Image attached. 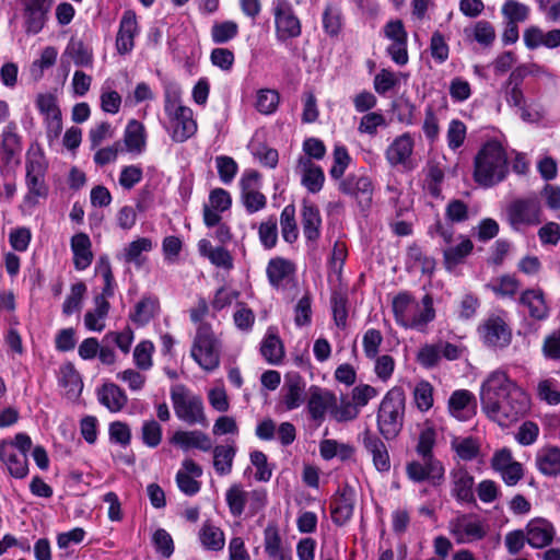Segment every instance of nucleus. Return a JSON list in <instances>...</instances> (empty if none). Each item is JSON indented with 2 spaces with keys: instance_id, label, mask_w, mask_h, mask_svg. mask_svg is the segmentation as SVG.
I'll use <instances>...</instances> for the list:
<instances>
[{
  "instance_id": "1",
  "label": "nucleus",
  "mask_w": 560,
  "mask_h": 560,
  "mask_svg": "<svg viewBox=\"0 0 560 560\" xmlns=\"http://www.w3.org/2000/svg\"><path fill=\"white\" fill-rule=\"evenodd\" d=\"M480 401L483 412L501 427H509L529 410V397L505 371L495 370L482 382Z\"/></svg>"
},
{
  "instance_id": "2",
  "label": "nucleus",
  "mask_w": 560,
  "mask_h": 560,
  "mask_svg": "<svg viewBox=\"0 0 560 560\" xmlns=\"http://www.w3.org/2000/svg\"><path fill=\"white\" fill-rule=\"evenodd\" d=\"M392 308L397 325L406 329L423 332L435 318L433 298L430 294H424L418 301L410 293L400 292L393 299Z\"/></svg>"
},
{
  "instance_id": "3",
  "label": "nucleus",
  "mask_w": 560,
  "mask_h": 560,
  "mask_svg": "<svg viewBox=\"0 0 560 560\" xmlns=\"http://www.w3.org/2000/svg\"><path fill=\"white\" fill-rule=\"evenodd\" d=\"M506 172V155L502 145L497 141L483 144L475 158V180L490 187L503 180Z\"/></svg>"
},
{
  "instance_id": "4",
  "label": "nucleus",
  "mask_w": 560,
  "mask_h": 560,
  "mask_svg": "<svg viewBox=\"0 0 560 560\" xmlns=\"http://www.w3.org/2000/svg\"><path fill=\"white\" fill-rule=\"evenodd\" d=\"M32 439L26 433H18L12 440L0 441V462L8 474L15 479H24L28 475V453L32 450Z\"/></svg>"
},
{
  "instance_id": "5",
  "label": "nucleus",
  "mask_w": 560,
  "mask_h": 560,
  "mask_svg": "<svg viewBox=\"0 0 560 560\" xmlns=\"http://www.w3.org/2000/svg\"><path fill=\"white\" fill-rule=\"evenodd\" d=\"M221 348V341L213 332L211 325H198L190 355L202 370L212 372L219 368Z\"/></svg>"
},
{
  "instance_id": "6",
  "label": "nucleus",
  "mask_w": 560,
  "mask_h": 560,
  "mask_svg": "<svg viewBox=\"0 0 560 560\" xmlns=\"http://www.w3.org/2000/svg\"><path fill=\"white\" fill-rule=\"evenodd\" d=\"M404 412L405 398L402 393L389 390L383 398L377 412V428L386 440L396 438L400 432Z\"/></svg>"
},
{
  "instance_id": "7",
  "label": "nucleus",
  "mask_w": 560,
  "mask_h": 560,
  "mask_svg": "<svg viewBox=\"0 0 560 560\" xmlns=\"http://www.w3.org/2000/svg\"><path fill=\"white\" fill-rule=\"evenodd\" d=\"M171 400L176 417L189 424L207 425L202 398L191 393L185 385L177 384L171 388Z\"/></svg>"
},
{
  "instance_id": "8",
  "label": "nucleus",
  "mask_w": 560,
  "mask_h": 560,
  "mask_svg": "<svg viewBox=\"0 0 560 560\" xmlns=\"http://www.w3.org/2000/svg\"><path fill=\"white\" fill-rule=\"evenodd\" d=\"M164 108L170 117L171 137L175 142H184L195 135L197 124L192 117V110L179 103L177 94L172 97L166 95Z\"/></svg>"
},
{
  "instance_id": "9",
  "label": "nucleus",
  "mask_w": 560,
  "mask_h": 560,
  "mask_svg": "<svg viewBox=\"0 0 560 560\" xmlns=\"http://www.w3.org/2000/svg\"><path fill=\"white\" fill-rule=\"evenodd\" d=\"M506 219L515 231H524L526 228L541 222V206L538 197L528 196L513 200L506 208Z\"/></svg>"
},
{
  "instance_id": "10",
  "label": "nucleus",
  "mask_w": 560,
  "mask_h": 560,
  "mask_svg": "<svg viewBox=\"0 0 560 560\" xmlns=\"http://www.w3.org/2000/svg\"><path fill=\"white\" fill-rule=\"evenodd\" d=\"M482 342L492 348H505L512 341V329L508 314L503 311L489 314L478 326Z\"/></svg>"
},
{
  "instance_id": "11",
  "label": "nucleus",
  "mask_w": 560,
  "mask_h": 560,
  "mask_svg": "<svg viewBox=\"0 0 560 560\" xmlns=\"http://www.w3.org/2000/svg\"><path fill=\"white\" fill-rule=\"evenodd\" d=\"M448 530L457 544H470L487 536L488 525L475 513H463L448 522Z\"/></svg>"
},
{
  "instance_id": "12",
  "label": "nucleus",
  "mask_w": 560,
  "mask_h": 560,
  "mask_svg": "<svg viewBox=\"0 0 560 560\" xmlns=\"http://www.w3.org/2000/svg\"><path fill=\"white\" fill-rule=\"evenodd\" d=\"M420 460H411L406 465L407 477L413 482L429 481L440 486L444 480L445 468L435 456L418 455Z\"/></svg>"
},
{
  "instance_id": "13",
  "label": "nucleus",
  "mask_w": 560,
  "mask_h": 560,
  "mask_svg": "<svg viewBox=\"0 0 560 560\" xmlns=\"http://www.w3.org/2000/svg\"><path fill=\"white\" fill-rule=\"evenodd\" d=\"M338 189L352 197L361 211L370 209L373 200L374 186L372 179L364 174H349L338 184Z\"/></svg>"
},
{
  "instance_id": "14",
  "label": "nucleus",
  "mask_w": 560,
  "mask_h": 560,
  "mask_svg": "<svg viewBox=\"0 0 560 560\" xmlns=\"http://www.w3.org/2000/svg\"><path fill=\"white\" fill-rule=\"evenodd\" d=\"M276 33L280 40L294 38L301 34V23L288 0H276L272 7Z\"/></svg>"
},
{
  "instance_id": "15",
  "label": "nucleus",
  "mask_w": 560,
  "mask_h": 560,
  "mask_svg": "<svg viewBox=\"0 0 560 560\" xmlns=\"http://www.w3.org/2000/svg\"><path fill=\"white\" fill-rule=\"evenodd\" d=\"M25 167V184L28 190L25 200L36 203L39 198H46L48 195V187L45 183L46 167L40 159L27 160Z\"/></svg>"
},
{
  "instance_id": "16",
  "label": "nucleus",
  "mask_w": 560,
  "mask_h": 560,
  "mask_svg": "<svg viewBox=\"0 0 560 560\" xmlns=\"http://www.w3.org/2000/svg\"><path fill=\"white\" fill-rule=\"evenodd\" d=\"M415 148L413 138L409 132L396 137L385 151V159L392 167L404 166L407 170L415 167L412 153Z\"/></svg>"
},
{
  "instance_id": "17",
  "label": "nucleus",
  "mask_w": 560,
  "mask_h": 560,
  "mask_svg": "<svg viewBox=\"0 0 560 560\" xmlns=\"http://www.w3.org/2000/svg\"><path fill=\"white\" fill-rule=\"evenodd\" d=\"M259 177L258 172L247 171L240 180L242 201L249 213H255L264 209L267 203L265 195L257 190Z\"/></svg>"
},
{
  "instance_id": "18",
  "label": "nucleus",
  "mask_w": 560,
  "mask_h": 560,
  "mask_svg": "<svg viewBox=\"0 0 560 560\" xmlns=\"http://www.w3.org/2000/svg\"><path fill=\"white\" fill-rule=\"evenodd\" d=\"M451 477V493L459 503H475L472 475L465 467L454 468L450 472Z\"/></svg>"
},
{
  "instance_id": "19",
  "label": "nucleus",
  "mask_w": 560,
  "mask_h": 560,
  "mask_svg": "<svg viewBox=\"0 0 560 560\" xmlns=\"http://www.w3.org/2000/svg\"><path fill=\"white\" fill-rule=\"evenodd\" d=\"M296 172L301 176V184L311 194L322 190L325 183L323 168L305 156H300L296 164Z\"/></svg>"
},
{
  "instance_id": "20",
  "label": "nucleus",
  "mask_w": 560,
  "mask_h": 560,
  "mask_svg": "<svg viewBox=\"0 0 560 560\" xmlns=\"http://www.w3.org/2000/svg\"><path fill=\"white\" fill-rule=\"evenodd\" d=\"M336 405V396L327 389L311 386L307 400V411L312 420L322 422L326 412Z\"/></svg>"
},
{
  "instance_id": "21",
  "label": "nucleus",
  "mask_w": 560,
  "mask_h": 560,
  "mask_svg": "<svg viewBox=\"0 0 560 560\" xmlns=\"http://www.w3.org/2000/svg\"><path fill=\"white\" fill-rule=\"evenodd\" d=\"M362 443L369 455L372 457L375 469L380 472L389 471L390 457L385 443L369 430L363 433Z\"/></svg>"
},
{
  "instance_id": "22",
  "label": "nucleus",
  "mask_w": 560,
  "mask_h": 560,
  "mask_svg": "<svg viewBox=\"0 0 560 560\" xmlns=\"http://www.w3.org/2000/svg\"><path fill=\"white\" fill-rule=\"evenodd\" d=\"M57 378L58 385L61 387L67 399L74 401L80 397L83 389V381L73 363L66 362L61 364Z\"/></svg>"
},
{
  "instance_id": "23",
  "label": "nucleus",
  "mask_w": 560,
  "mask_h": 560,
  "mask_svg": "<svg viewBox=\"0 0 560 560\" xmlns=\"http://www.w3.org/2000/svg\"><path fill=\"white\" fill-rule=\"evenodd\" d=\"M52 0H30L24 10L25 31L28 34L39 33L51 8Z\"/></svg>"
},
{
  "instance_id": "24",
  "label": "nucleus",
  "mask_w": 560,
  "mask_h": 560,
  "mask_svg": "<svg viewBox=\"0 0 560 560\" xmlns=\"http://www.w3.org/2000/svg\"><path fill=\"white\" fill-rule=\"evenodd\" d=\"M556 535L553 525L545 518H534L526 526V541L533 548L550 545Z\"/></svg>"
},
{
  "instance_id": "25",
  "label": "nucleus",
  "mask_w": 560,
  "mask_h": 560,
  "mask_svg": "<svg viewBox=\"0 0 560 560\" xmlns=\"http://www.w3.org/2000/svg\"><path fill=\"white\" fill-rule=\"evenodd\" d=\"M520 303L535 320H545L549 317L550 308L540 289L525 290L521 294Z\"/></svg>"
},
{
  "instance_id": "26",
  "label": "nucleus",
  "mask_w": 560,
  "mask_h": 560,
  "mask_svg": "<svg viewBox=\"0 0 560 560\" xmlns=\"http://www.w3.org/2000/svg\"><path fill=\"white\" fill-rule=\"evenodd\" d=\"M281 401L288 411L298 409L305 400V382L299 374L289 375L281 389Z\"/></svg>"
},
{
  "instance_id": "27",
  "label": "nucleus",
  "mask_w": 560,
  "mask_h": 560,
  "mask_svg": "<svg viewBox=\"0 0 560 560\" xmlns=\"http://www.w3.org/2000/svg\"><path fill=\"white\" fill-rule=\"evenodd\" d=\"M476 397L468 389H457L448 399V411L458 420H466L475 413Z\"/></svg>"
},
{
  "instance_id": "28",
  "label": "nucleus",
  "mask_w": 560,
  "mask_h": 560,
  "mask_svg": "<svg viewBox=\"0 0 560 560\" xmlns=\"http://www.w3.org/2000/svg\"><path fill=\"white\" fill-rule=\"evenodd\" d=\"M137 31L138 25L135 13L131 11L125 12L116 37V48L120 55L128 54L132 50Z\"/></svg>"
},
{
  "instance_id": "29",
  "label": "nucleus",
  "mask_w": 560,
  "mask_h": 560,
  "mask_svg": "<svg viewBox=\"0 0 560 560\" xmlns=\"http://www.w3.org/2000/svg\"><path fill=\"white\" fill-rule=\"evenodd\" d=\"M172 443L185 452L190 448L209 452L212 448L211 439L199 430L176 431L172 438Z\"/></svg>"
},
{
  "instance_id": "30",
  "label": "nucleus",
  "mask_w": 560,
  "mask_h": 560,
  "mask_svg": "<svg viewBox=\"0 0 560 560\" xmlns=\"http://www.w3.org/2000/svg\"><path fill=\"white\" fill-rule=\"evenodd\" d=\"M39 112L45 115L48 129L56 136L62 129L61 112L57 105L55 96L51 94H39L36 100Z\"/></svg>"
},
{
  "instance_id": "31",
  "label": "nucleus",
  "mask_w": 560,
  "mask_h": 560,
  "mask_svg": "<svg viewBox=\"0 0 560 560\" xmlns=\"http://www.w3.org/2000/svg\"><path fill=\"white\" fill-rule=\"evenodd\" d=\"M213 454V468L219 476L232 472L237 447L234 442L217 445L211 448Z\"/></svg>"
},
{
  "instance_id": "32",
  "label": "nucleus",
  "mask_w": 560,
  "mask_h": 560,
  "mask_svg": "<svg viewBox=\"0 0 560 560\" xmlns=\"http://www.w3.org/2000/svg\"><path fill=\"white\" fill-rule=\"evenodd\" d=\"M532 73L528 67L522 66L516 68L509 77L508 82L504 85V94L506 102L515 107H521L524 103V95L520 89L522 80Z\"/></svg>"
},
{
  "instance_id": "33",
  "label": "nucleus",
  "mask_w": 560,
  "mask_h": 560,
  "mask_svg": "<svg viewBox=\"0 0 560 560\" xmlns=\"http://www.w3.org/2000/svg\"><path fill=\"white\" fill-rule=\"evenodd\" d=\"M124 142L129 152L142 153L147 145V133L143 124L137 119L129 120L124 132Z\"/></svg>"
},
{
  "instance_id": "34",
  "label": "nucleus",
  "mask_w": 560,
  "mask_h": 560,
  "mask_svg": "<svg viewBox=\"0 0 560 560\" xmlns=\"http://www.w3.org/2000/svg\"><path fill=\"white\" fill-rule=\"evenodd\" d=\"M98 400L110 412H118L126 406L128 397L118 385L109 383L98 390Z\"/></svg>"
},
{
  "instance_id": "35",
  "label": "nucleus",
  "mask_w": 560,
  "mask_h": 560,
  "mask_svg": "<svg viewBox=\"0 0 560 560\" xmlns=\"http://www.w3.org/2000/svg\"><path fill=\"white\" fill-rule=\"evenodd\" d=\"M109 311V303L103 295L94 299V308L88 311L84 316V324L89 330L102 331L105 328V318Z\"/></svg>"
},
{
  "instance_id": "36",
  "label": "nucleus",
  "mask_w": 560,
  "mask_h": 560,
  "mask_svg": "<svg viewBox=\"0 0 560 560\" xmlns=\"http://www.w3.org/2000/svg\"><path fill=\"white\" fill-rule=\"evenodd\" d=\"M538 470L545 476L560 474V448L556 446L542 447L536 456Z\"/></svg>"
},
{
  "instance_id": "37",
  "label": "nucleus",
  "mask_w": 560,
  "mask_h": 560,
  "mask_svg": "<svg viewBox=\"0 0 560 560\" xmlns=\"http://www.w3.org/2000/svg\"><path fill=\"white\" fill-rule=\"evenodd\" d=\"M260 353L272 365H279L284 357V347L277 334L268 331L261 341Z\"/></svg>"
},
{
  "instance_id": "38",
  "label": "nucleus",
  "mask_w": 560,
  "mask_h": 560,
  "mask_svg": "<svg viewBox=\"0 0 560 560\" xmlns=\"http://www.w3.org/2000/svg\"><path fill=\"white\" fill-rule=\"evenodd\" d=\"M331 520L336 525H345L353 514V500L346 491L341 492L330 503Z\"/></svg>"
},
{
  "instance_id": "39",
  "label": "nucleus",
  "mask_w": 560,
  "mask_h": 560,
  "mask_svg": "<svg viewBox=\"0 0 560 560\" xmlns=\"http://www.w3.org/2000/svg\"><path fill=\"white\" fill-rule=\"evenodd\" d=\"M159 311V300L152 296L142 298L130 313L129 318L137 326L147 325Z\"/></svg>"
},
{
  "instance_id": "40",
  "label": "nucleus",
  "mask_w": 560,
  "mask_h": 560,
  "mask_svg": "<svg viewBox=\"0 0 560 560\" xmlns=\"http://www.w3.org/2000/svg\"><path fill=\"white\" fill-rule=\"evenodd\" d=\"M320 223L322 219L318 209L305 205L302 209V228L303 234L308 242H315L318 238Z\"/></svg>"
},
{
  "instance_id": "41",
  "label": "nucleus",
  "mask_w": 560,
  "mask_h": 560,
  "mask_svg": "<svg viewBox=\"0 0 560 560\" xmlns=\"http://www.w3.org/2000/svg\"><path fill=\"white\" fill-rule=\"evenodd\" d=\"M225 501L230 513L234 517H240L247 504V491L241 483H233L225 492Z\"/></svg>"
},
{
  "instance_id": "42",
  "label": "nucleus",
  "mask_w": 560,
  "mask_h": 560,
  "mask_svg": "<svg viewBox=\"0 0 560 560\" xmlns=\"http://www.w3.org/2000/svg\"><path fill=\"white\" fill-rule=\"evenodd\" d=\"M323 28L330 37L339 35L342 28L341 9L335 3H327L323 12Z\"/></svg>"
},
{
  "instance_id": "43",
  "label": "nucleus",
  "mask_w": 560,
  "mask_h": 560,
  "mask_svg": "<svg viewBox=\"0 0 560 560\" xmlns=\"http://www.w3.org/2000/svg\"><path fill=\"white\" fill-rule=\"evenodd\" d=\"M199 539L206 549L214 551L221 550L225 542L223 532L210 523L202 525L199 532Z\"/></svg>"
},
{
  "instance_id": "44",
  "label": "nucleus",
  "mask_w": 560,
  "mask_h": 560,
  "mask_svg": "<svg viewBox=\"0 0 560 560\" xmlns=\"http://www.w3.org/2000/svg\"><path fill=\"white\" fill-rule=\"evenodd\" d=\"M436 443V430L433 423L429 420L424 421L421 425V430L416 446L418 455L434 456L433 448Z\"/></svg>"
},
{
  "instance_id": "45",
  "label": "nucleus",
  "mask_w": 560,
  "mask_h": 560,
  "mask_svg": "<svg viewBox=\"0 0 560 560\" xmlns=\"http://www.w3.org/2000/svg\"><path fill=\"white\" fill-rule=\"evenodd\" d=\"M293 271L292 265L284 259H271L267 266V276L272 287L279 288L282 281Z\"/></svg>"
},
{
  "instance_id": "46",
  "label": "nucleus",
  "mask_w": 560,
  "mask_h": 560,
  "mask_svg": "<svg viewBox=\"0 0 560 560\" xmlns=\"http://www.w3.org/2000/svg\"><path fill=\"white\" fill-rule=\"evenodd\" d=\"M280 225L284 242H295L298 238V225L295 221V208L293 205H288L283 208L280 215Z\"/></svg>"
},
{
  "instance_id": "47",
  "label": "nucleus",
  "mask_w": 560,
  "mask_h": 560,
  "mask_svg": "<svg viewBox=\"0 0 560 560\" xmlns=\"http://www.w3.org/2000/svg\"><path fill=\"white\" fill-rule=\"evenodd\" d=\"M280 102V95L276 90L261 89L257 91L255 107L264 115H270L278 108Z\"/></svg>"
},
{
  "instance_id": "48",
  "label": "nucleus",
  "mask_w": 560,
  "mask_h": 560,
  "mask_svg": "<svg viewBox=\"0 0 560 560\" xmlns=\"http://www.w3.org/2000/svg\"><path fill=\"white\" fill-rule=\"evenodd\" d=\"M58 51L52 46H47L43 49L40 57L33 61L30 72L35 80H39L44 71L51 68L57 60Z\"/></svg>"
},
{
  "instance_id": "49",
  "label": "nucleus",
  "mask_w": 560,
  "mask_h": 560,
  "mask_svg": "<svg viewBox=\"0 0 560 560\" xmlns=\"http://www.w3.org/2000/svg\"><path fill=\"white\" fill-rule=\"evenodd\" d=\"M501 12L510 24H517L528 19L530 9L517 0H508L503 3Z\"/></svg>"
},
{
  "instance_id": "50",
  "label": "nucleus",
  "mask_w": 560,
  "mask_h": 560,
  "mask_svg": "<svg viewBox=\"0 0 560 560\" xmlns=\"http://www.w3.org/2000/svg\"><path fill=\"white\" fill-rule=\"evenodd\" d=\"M433 393L434 388L430 382L420 381L416 384L413 388V400L420 411L425 412L432 408L434 402Z\"/></svg>"
},
{
  "instance_id": "51",
  "label": "nucleus",
  "mask_w": 560,
  "mask_h": 560,
  "mask_svg": "<svg viewBox=\"0 0 560 560\" xmlns=\"http://www.w3.org/2000/svg\"><path fill=\"white\" fill-rule=\"evenodd\" d=\"M237 34L238 25L234 21L215 22L211 27V39L214 44H225Z\"/></svg>"
},
{
  "instance_id": "52",
  "label": "nucleus",
  "mask_w": 560,
  "mask_h": 560,
  "mask_svg": "<svg viewBox=\"0 0 560 560\" xmlns=\"http://www.w3.org/2000/svg\"><path fill=\"white\" fill-rule=\"evenodd\" d=\"M537 395L540 400L548 405L556 406L560 404L559 383L553 378L541 380L537 385Z\"/></svg>"
},
{
  "instance_id": "53",
  "label": "nucleus",
  "mask_w": 560,
  "mask_h": 560,
  "mask_svg": "<svg viewBox=\"0 0 560 560\" xmlns=\"http://www.w3.org/2000/svg\"><path fill=\"white\" fill-rule=\"evenodd\" d=\"M66 52L75 66L90 67L93 62V54L82 42H70Z\"/></svg>"
},
{
  "instance_id": "54",
  "label": "nucleus",
  "mask_w": 560,
  "mask_h": 560,
  "mask_svg": "<svg viewBox=\"0 0 560 560\" xmlns=\"http://www.w3.org/2000/svg\"><path fill=\"white\" fill-rule=\"evenodd\" d=\"M383 335L378 329L369 328L362 337V347L364 355L368 359L374 360L380 352V347L383 343Z\"/></svg>"
},
{
  "instance_id": "55",
  "label": "nucleus",
  "mask_w": 560,
  "mask_h": 560,
  "mask_svg": "<svg viewBox=\"0 0 560 560\" xmlns=\"http://www.w3.org/2000/svg\"><path fill=\"white\" fill-rule=\"evenodd\" d=\"M154 345L149 340H142L133 350V361L138 369L147 371L153 365L152 353Z\"/></svg>"
},
{
  "instance_id": "56",
  "label": "nucleus",
  "mask_w": 560,
  "mask_h": 560,
  "mask_svg": "<svg viewBox=\"0 0 560 560\" xmlns=\"http://www.w3.org/2000/svg\"><path fill=\"white\" fill-rule=\"evenodd\" d=\"M264 547L268 557L277 556L279 551L283 550L282 539L275 523H269L264 530Z\"/></svg>"
},
{
  "instance_id": "57",
  "label": "nucleus",
  "mask_w": 560,
  "mask_h": 560,
  "mask_svg": "<svg viewBox=\"0 0 560 560\" xmlns=\"http://www.w3.org/2000/svg\"><path fill=\"white\" fill-rule=\"evenodd\" d=\"M200 253L203 257L217 267L231 269L233 267V258L225 247H200Z\"/></svg>"
},
{
  "instance_id": "58",
  "label": "nucleus",
  "mask_w": 560,
  "mask_h": 560,
  "mask_svg": "<svg viewBox=\"0 0 560 560\" xmlns=\"http://www.w3.org/2000/svg\"><path fill=\"white\" fill-rule=\"evenodd\" d=\"M466 125L459 119H452L446 132L448 148L453 151L460 148L466 139Z\"/></svg>"
},
{
  "instance_id": "59",
  "label": "nucleus",
  "mask_w": 560,
  "mask_h": 560,
  "mask_svg": "<svg viewBox=\"0 0 560 560\" xmlns=\"http://www.w3.org/2000/svg\"><path fill=\"white\" fill-rule=\"evenodd\" d=\"M252 465L256 468L255 479L257 481L267 482L271 479L272 469L268 465L267 456L261 451H253L249 454Z\"/></svg>"
},
{
  "instance_id": "60",
  "label": "nucleus",
  "mask_w": 560,
  "mask_h": 560,
  "mask_svg": "<svg viewBox=\"0 0 560 560\" xmlns=\"http://www.w3.org/2000/svg\"><path fill=\"white\" fill-rule=\"evenodd\" d=\"M86 291V287L83 282H78L71 285L70 294L66 298L62 312L65 315H72L81 307L83 295Z\"/></svg>"
},
{
  "instance_id": "61",
  "label": "nucleus",
  "mask_w": 560,
  "mask_h": 560,
  "mask_svg": "<svg viewBox=\"0 0 560 560\" xmlns=\"http://www.w3.org/2000/svg\"><path fill=\"white\" fill-rule=\"evenodd\" d=\"M453 450L463 460H472L479 454V444L474 438H465L452 443Z\"/></svg>"
},
{
  "instance_id": "62",
  "label": "nucleus",
  "mask_w": 560,
  "mask_h": 560,
  "mask_svg": "<svg viewBox=\"0 0 560 560\" xmlns=\"http://www.w3.org/2000/svg\"><path fill=\"white\" fill-rule=\"evenodd\" d=\"M133 339V330L130 327H125L121 331H109L104 337L105 341L115 343L125 354L129 353Z\"/></svg>"
},
{
  "instance_id": "63",
  "label": "nucleus",
  "mask_w": 560,
  "mask_h": 560,
  "mask_svg": "<svg viewBox=\"0 0 560 560\" xmlns=\"http://www.w3.org/2000/svg\"><path fill=\"white\" fill-rule=\"evenodd\" d=\"M238 296V291L223 285L215 291L213 300L211 301V307L213 311L220 312L230 306Z\"/></svg>"
},
{
  "instance_id": "64",
  "label": "nucleus",
  "mask_w": 560,
  "mask_h": 560,
  "mask_svg": "<svg viewBox=\"0 0 560 560\" xmlns=\"http://www.w3.org/2000/svg\"><path fill=\"white\" fill-rule=\"evenodd\" d=\"M441 359V349L439 343L422 346L417 354V361L423 368L430 369L435 366Z\"/></svg>"
}]
</instances>
